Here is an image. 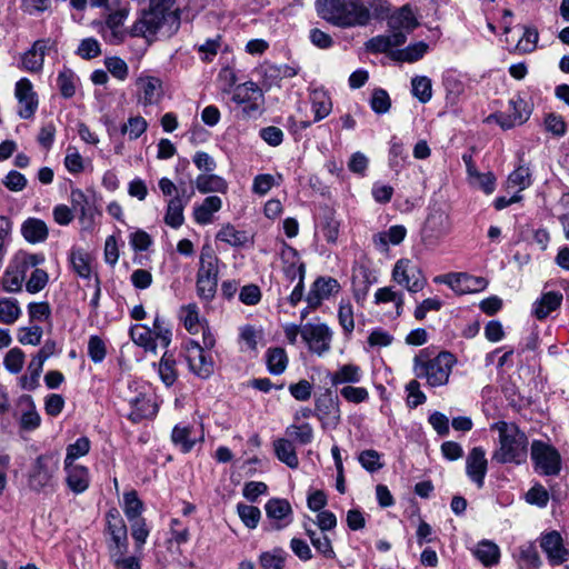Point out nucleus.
I'll return each mask as SVG.
<instances>
[{"instance_id": "47", "label": "nucleus", "mask_w": 569, "mask_h": 569, "mask_svg": "<svg viewBox=\"0 0 569 569\" xmlns=\"http://www.w3.org/2000/svg\"><path fill=\"white\" fill-rule=\"evenodd\" d=\"M58 88L63 98H71L76 93L77 77L71 69H63L57 79Z\"/></svg>"}, {"instance_id": "58", "label": "nucleus", "mask_w": 569, "mask_h": 569, "mask_svg": "<svg viewBox=\"0 0 569 569\" xmlns=\"http://www.w3.org/2000/svg\"><path fill=\"white\" fill-rule=\"evenodd\" d=\"M70 261L73 270L82 278H89L91 273V267L89 263V257L82 250H73L70 256Z\"/></svg>"}, {"instance_id": "49", "label": "nucleus", "mask_w": 569, "mask_h": 569, "mask_svg": "<svg viewBox=\"0 0 569 569\" xmlns=\"http://www.w3.org/2000/svg\"><path fill=\"white\" fill-rule=\"evenodd\" d=\"M338 320L343 332L350 335L355 329L353 307L349 300H341L338 309Z\"/></svg>"}, {"instance_id": "48", "label": "nucleus", "mask_w": 569, "mask_h": 569, "mask_svg": "<svg viewBox=\"0 0 569 569\" xmlns=\"http://www.w3.org/2000/svg\"><path fill=\"white\" fill-rule=\"evenodd\" d=\"M308 536L312 546L318 552L323 555L326 558H333L335 551L329 537L323 531L308 530Z\"/></svg>"}, {"instance_id": "12", "label": "nucleus", "mask_w": 569, "mask_h": 569, "mask_svg": "<svg viewBox=\"0 0 569 569\" xmlns=\"http://www.w3.org/2000/svg\"><path fill=\"white\" fill-rule=\"evenodd\" d=\"M539 543L551 566H560L569 560V549L557 530L541 533Z\"/></svg>"}, {"instance_id": "4", "label": "nucleus", "mask_w": 569, "mask_h": 569, "mask_svg": "<svg viewBox=\"0 0 569 569\" xmlns=\"http://www.w3.org/2000/svg\"><path fill=\"white\" fill-rule=\"evenodd\" d=\"M418 26L417 18L412 10L405 6L388 19L389 34L377 36L367 42L368 50L372 52H387L392 48L402 46L407 34Z\"/></svg>"}, {"instance_id": "62", "label": "nucleus", "mask_w": 569, "mask_h": 569, "mask_svg": "<svg viewBox=\"0 0 569 569\" xmlns=\"http://www.w3.org/2000/svg\"><path fill=\"white\" fill-rule=\"evenodd\" d=\"M171 439L174 445L181 447L183 452H189L194 446V440L190 439L189 427L176 426L172 430Z\"/></svg>"}, {"instance_id": "45", "label": "nucleus", "mask_w": 569, "mask_h": 569, "mask_svg": "<svg viewBox=\"0 0 569 569\" xmlns=\"http://www.w3.org/2000/svg\"><path fill=\"white\" fill-rule=\"evenodd\" d=\"M217 239L232 247L243 246L248 241L247 233L244 231L237 230L231 224L223 226L217 233Z\"/></svg>"}, {"instance_id": "3", "label": "nucleus", "mask_w": 569, "mask_h": 569, "mask_svg": "<svg viewBox=\"0 0 569 569\" xmlns=\"http://www.w3.org/2000/svg\"><path fill=\"white\" fill-rule=\"evenodd\" d=\"M499 435V447L493 452V459L501 463L520 465L528 456V439L517 425L498 421L491 426Z\"/></svg>"}, {"instance_id": "43", "label": "nucleus", "mask_w": 569, "mask_h": 569, "mask_svg": "<svg viewBox=\"0 0 569 569\" xmlns=\"http://www.w3.org/2000/svg\"><path fill=\"white\" fill-rule=\"evenodd\" d=\"M411 93L421 103H427L432 98V83L426 76H416L411 79Z\"/></svg>"}, {"instance_id": "57", "label": "nucleus", "mask_w": 569, "mask_h": 569, "mask_svg": "<svg viewBox=\"0 0 569 569\" xmlns=\"http://www.w3.org/2000/svg\"><path fill=\"white\" fill-rule=\"evenodd\" d=\"M254 96H261L254 82H246L236 87L232 100L237 103H246L256 99Z\"/></svg>"}, {"instance_id": "22", "label": "nucleus", "mask_w": 569, "mask_h": 569, "mask_svg": "<svg viewBox=\"0 0 569 569\" xmlns=\"http://www.w3.org/2000/svg\"><path fill=\"white\" fill-rule=\"evenodd\" d=\"M488 281L482 277L455 272L452 290L459 295L475 293L487 288Z\"/></svg>"}, {"instance_id": "46", "label": "nucleus", "mask_w": 569, "mask_h": 569, "mask_svg": "<svg viewBox=\"0 0 569 569\" xmlns=\"http://www.w3.org/2000/svg\"><path fill=\"white\" fill-rule=\"evenodd\" d=\"M143 510V503L138 498L137 491L131 490L123 495V512L129 521L139 519Z\"/></svg>"}, {"instance_id": "50", "label": "nucleus", "mask_w": 569, "mask_h": 569, "mask_svg": "<svg viewBox=\"0 0 569 569\" xmlns=\"http://www.w3.org/2000/svg\"><path fill=\"white\" fill-rule=\"evenodd\" d=\"M130 337L133 342L146 350L156 351V343L150 329L142 326H134L130 329Z\"/></svg>"}, {"instance_id": "29", "label": "nucleus", "mask_w": 569, "mask_h": 569, "mask_svg": "<svg viewBox=\"0 0 569 569\" xmlns=\"http://www.w3.org/2000/svg\"><path fill=\"white\" fill-rule=\"evenodd\" d=\"M519 569H539L541 559L533 543L521 545L515 555Z\"/></svg>"}, {"instance_id": "21", "label": "nucleus", "mask_w": 569, "mask_h": 569, "mask_svg": "<svg viewBox=\"0 0 569 569\" xmlns=\"http://www.w3.org/2000/svg\"><path fill=\"white\" fill-rule=\"evenodd\" d=\"M562 302V293L559 291H548L541 295L532 303L531 313L538 320L546 319L552 311L558 309Z\"/></svg>"}, {"instance_id": "7", "label": "nucleus", "mask_w": 569, "mask_h": 569, "mask_svg": "<svg viewBox=\"0 0 569 569\" xmlns=\"http://www.w3.org/2000/svg\"><path fill=\"white\" fill-rule=\"evenodd\" d=\"M167 11L168 10H164L163 8L153 7L144 10L131 27L129 31L130 36L142 37L150 43L154 40L156 34L168 20H171L177 30L179 27L178 18L167 13Z\"/></svg>"}, {"instance_id": "23", "label": "nucleus", "mask_w": 569, "mask_h": 569, "mask_svg": "<svg viewBox=\"0 0 569 569\" xmlns=\"http://www.w3.org/2000/svg\"><path fill=\"white\" fill-rule=\"evenodd\" d=\"M451 231V221L449 216L441 210L431 212L425 224V232L433 238H441Z\"/></svg>"}, {"instance_id": "60", "label": "nucleus", "mask_w": 569, "mask_h": 569, "mask_svg": "<svg viewBox=\"0 0 569 569\" xmlns=\"http://www.w3.org/2000/svg\"><path fill=\"white\" fill-rule=\"evenodd\" d=\"M358 460L361 467L369 472H375L383 467L381 455L372 449L360 452Z\"/></svg>"}, {"instance_id": "63", "label": "nucleus", "mask_w": 569, "mask_h": 569, "mask_svg": "<svg viewBox=\"0 0 569 569\" xmlns=\"http://www.w3.org/2000/svg\"><path fill=\"white\" fill-rule=\"evenodd\" d=\"M260 563L262 569H283L284 558L282 549L276 548L272 551L263 552L260 556Z\"/></svg>"}, {"instance_id": "27", "label": "nucleus", "mask_w": 569, "mask_h": 569, "mask_svg": "<svg viewBox=\"0 0 569 569\" xmlns=\"http://www.w3.org/2000/svg\"><path fill=\"white\" fill-rule=\"evenodd\" d=\"M64 469L67 471V483L70 490L76 493L86 491L89 487V473L87 468L71 463L70 466L64 465Z\"/></svg>"}, {"instance_id": "6", "label": "nucleus", "mask_w": 569, "mask_h": 569, "mask_svg": "<svg viewBox=\"0 0 569 569\" xmlns=\"http://www.w3.org/2000/svg\"><path fill=\"white\" fill-rule=\"evenodd\" d=\"M218 257L210 246H203L200 252L197 272V293L206 301L213 299L218 286Z\"/></svg>"}, {"instance_id": "2", "label": "nucleus", "mask_w": 569, "mask_h": 569, "mask_svg": "<svg viewBox=\"0 0 569 569\" xmlns=\"http://www.w3.org/2000/svg\"><path fill=\"white\" fill-rule=\"evenodd\" d=\"M457 360L450 352L442 351L432 357L426 348L413 358V373L418 379H425L429 387H442L449 382L450 375Z\"/></svg>"}, {"instance_id": "31", "label": "nucleus", "mask_w": 569, "mask_h": 569, "mask_svg": "<svg viewBox=\"0 0 569 569\" xmlns=\"http://www.w3.org/2000/svg\"><path fill=\"white\" fill-rule=\"evenodd\" d=\"M222 201L218 196H209L203 202L194 208L193 217L196 222L200 224L210 223L212 214L221 209Z\"/></svg>"}, {"instance_id": "17", "label": "nucleus", "mask_w": 569, "mask_h": 569, "mask_svg": "<svg viewBox=\"0 0 569 569\" xmlns=\"http://www.w3.org/2000/svg\"><path fill=\"white\" fill-rule=\"evenodd\" d=\"M49 39H39L21 57V68L29 72H40L43 68L46 52L49 48Z\"/></svg>"}, {"instance_id": "41", "label": "nucleus", "mask_w": 569, "mask_h": 569, "mask_svg": "<svg viewBox=\"0 0 569 569\" xmlns=\"http://www.w3.org/2000/svg\"><path fill=\"white\" fill-rule=\"evenodd\" d=\"M176 360L171 353L164 352L161 357L158 366V372L161 381L167 386H172L177 378L178 373L176 370Z\"/></svg>"}, {"instance_id": "37", "label": "nucleus", "mask_w": 569, "mask_h": 569, "mask_svg": "<svg viewBox=\"0 0 569 569\" xmlns=\"http://www.w3.org/2000/svg\"><path fill=\"white\" fill-rule=\"evenodd\" d=\"M131 405L132 410L129 413V419L133 422H138L144 418H151L157 412L154 403L144 396L137 397L132 400Z\"/></svg>"}, {"instance_id": "34", "label": "nucleus", "mask_w": 569, "mask_h": 569, "mask_svg": "<svg viewBox=\"0 0 569 569\" xmlns=\"http://www.w3.org/2000/svg\"><path fill=\"white\" fill-rule=\"evenodd\" d=\"M196 187L201 193L220 192L228 190L227 181L217 174H200L196 179Z\"/></svg>"}, {"instance_id": "42", "label": "nucleus", "mask_w": 569, "mask_h": 569, "mask_svg": "<svg viewBox=\"0 0 569 569\" xmlns=\"http://www.w3.org/2000/svg\"><path fill=\"white\" fill-rule=\"evenodd\" d=\"M21 316V308L14 298L0 299V322L13 325Z\"/></svg>"}, {"instance_id": "59", "label": "nucleus", "mask_w": 569, "mask_h": 569, "mask_svg": "<svg viewBox=\"0 0 569 569\" xmlns=\"http://www.w3.org/2000/svg\"><path fill=\"white\" fill-rule=\"evenodd\" d=\"M24 352L19 348L10 349L3 359V365L10 373H19L23 368Z\"/></svg>"}, {"instance_id": "25", "label": "nucleus", "mask_w": 569, "mask_h": 569, "mask_svg": "<svg viewBox=\"0 0 569 569\" xmlns=\"http://www.w3.org/2000/svg\"><path fill=\"white\" fill-rule=\"evenodd\" d=\"M21 233L28 242L39 243L47 240L49 230L43 220L28 218L21 226Z\"/></svg>"}, {"instance_id": "55", "label": "nucleus", "mask_w": 569, "mask_h": 569, "mask_svg": "<svg viewBox=\"0 0 569 569\" xmlns=\"http://www.w3.org/2000/svg\"><path fill=\"white\" fill-rule=\"evenodd\" d=\"M267 517L272 521V528L279 530L282 528V519L284 518V503L280 499H271L266 505Z\"/></svg>"}, {"instance_id": "54", "label": "nucleus", "mask_w": 569, "mask_h": 569, "mask_svg": "<svg viewBox=\"0 0 569 569\" xmlns=\"http://www.w3.org/2000/svg\"><path fill=\"white\" fill-rule=\"evenodd\" d=\"M509 113L516 118L517 122L522 124L529 119L531 108L523 98L516 96L509 100Z\"/></svg>"}, {"instance_id": "53", "label": "nucleus", "mask_w": 569, "mask_h": 569, "mask_svg": "<svg viewBox=\"0 0 569 569\" xmlns=\"http://www.w3.org/2000/svg\"><path fill=\"white\" fill-rule=\"evenodd\" d=\"M539 34L535 28L523 27L522 36L516 44V50L521 53L532 52L537 48Z\"/></svg>"}, {"instance_id": "56", "label": "nucleus", "mask_w": 569, "mask_h": 569, "mask_svg": "<svg viewBox=\"0 0 569 569\" xmlns=\"http://www.w3.org/2000/svg\"><path fill=\"white\" fill-rule=\"evenodd\" d=\"M180 318L190 333L198 332L199 312L198 307L194 303L183 306L180 310Z\"/></svg>"}, {"instance_id": "24", "label": "nucleus", "mask_w": 569, "mask_h": 569, "mask_svg": "<svg viewBox=\"0 0 569 569\" xmlns=\"http://www.w3.org/2000/svg\"><path fill=\"white\" fill-rule=\"evenodd\" d=\"M138 87L141 91L140 101L144 106L154 104L160 101L162 96V86L158 78H141L138 80Z\"/></svg>"}, {"instance_id": "38", "label": "nucleus", "mask_w": 569, "mask_h": 569, "mask_svg": "<svg viewBox=\"0 0 569 569\" xmlns=\"http://www.w3.org/2000/svg\"><path fill=\"white\" fill-rule=\"evenodd\" d=\"M299 68L298 67H288L287 66V78H296L295 81L290 83V90L288 98L290 100H296L298 107V111H302V107L300 106V98L303 94L305 90L308 89L307 80L303 77H298Z\"/></svg>"}, {"instance_id": "10", "label": "nucleus", "mask_w": 569, "mask_h": 569, "mask_svg": "<svg viewBox=\"0 0 569 569\" xmlns=\"http://www.w3.org/2000/svg\"><path fill=\"white\" fill-rule=\"evenodd\" d=\"M59 469V456L54 452H49L39 456L29 473L28 483L34 491L52 485L53 476Z\"/></svg>"}, {"instance_id": "5", "label": "nucleus", "mask_w": 569, "mask_h": 569, "mask_svg": "<svg viewBox=\"0 0 569 569\" xmlns=\"http://www.w3.org/2000/svg\"><path fill=\"white\" fill-rule=\"evenodd\" d=\"M298 335L301 336L309 351L319 357L325 356L331 349L333 331L323 322H308L301 328L287 326V341L296 342Z\"/></svg>"}, {"instance_id": "30", "label": "nucleus", "mask_w": 569, "mask_h": 569, "mask_svg": "<svg viewBox=\"0 0 569 569\" xmlns=\"http://www.w3.org/2000/svg\"><path fill=\"white\" fill-rule=\"evenodd\" d=\"M532 183L531 171L529 167L519 164L509 176L506 182L508 190H513L520 194L521 191L529 188Z\"/></svg>"}, {"instance_id": "1", "label": "nucleus", "mask_w": 569, "mask_h": 569, "mask_svg": "<svg viewBox=\"0 0 569 569\" xmlns=\"http://www.w3.org/2000/svg\"><path fill=\"white\" fill-rule=\"evenodd\" d=\"M316 7L322 19L339 28L366 27L388 12L381 0H317Z\"/></svg>"}, {"instance_id": "20", "label": "nucleus", "mask_w": 569, "mask_h": 569, "mask_svg": "<svg viewBox=\"0 0 569 569\" xmlns=\"http://www.w3.org/2000/svg\"><path fill=\"white\" fill-rule=\"evenodd\" d=\"M72 210L78 212L79 220L87 228L93 224L96 208L80 189H72L70 193Z\"/></svg>"}, {"instance_id": "35", "label": "nucleus", "mask_w": 569, "mask_h": 569, "mask_svg": "<svg viewBox=\"0 0 569 569\" xmlns=\"http://www.w3.org/2000/svg\"><path fill=\"white\" fill-rule=\"evenodd\" d=\"M428 50L429 46L423 41H419L409 44L405 49L393 51L391 57L393 60L411 63L420 60Z\"/></svg>"}, {"instance_id": "26", "label": "nucleus", "mask_w": 569, "mask_h": 569, "mask_svg": "<svg viewBox=\"0 0 569 569\" xmlns=\"http://www.w3.org/2000/svg\"><path fill=\"white\" fill-rule=\"evenodd\" d=\"M407 236V229L401 224L391 226L388 230L378 232L372 241L376 247L386 250L390 244H400Z\"/></svg>"}, {"instance_id": "15", "label": "nucleus", "mask_w": 569, "mask_h": 569, "mask_svg": "<svg viewBox=\"0 0 569 569\" xmlns=\"http://www.w3.org/2000/svg\"><path fill=\"white\" fill-rule=\"evenodd\" d=\"M287 279L290 278L291 281L298 280L295 289L291 292L290 301L296 303L302 297V287H303V278H305V263L301 261L299 252L287 246Z\"/></svg>"}, {"instance_id": "19", "label": "nucleus", "mask_w": 569, "mask_h": 569, "mask_svg": "<svg viewBox=\"0 0 569 569\" xmlns=\"http://www.w3.org/2000/svg\"><path fill=\"white\" fill-rule=\"evenodd\" d=\"M108 530L111 535L113 548L118 550L120 556H123L128 548V532L123 520L119 517L118 512L110 511L107 515Z\"/></svg>"}, {"instance_id": "9", "label": "nucleus", "mask_w": 569, "mask_h": 569, "mask_svg": "<svg viewBox=\"0 0 569 569\" xmlns=\"http://www.w3.org/2000/svg\"><path fill=\"white\" fill-rule=\"evenodd\" d=\"M391 280L410 293L421 291L427 284L423 271L409 258L396 261L391 271Z\"/></svg>"}, {"instance_id": "52", "label": "nucleus", "mask_w": 569, "mask_h": 569, "mask_svg": "<svg viewBox=\"0 0 569 569\" xmlns=\"http://www.w3.org/2000/svg\"><path fill=\"white\" fill-rule=\"evenodd\" d=\"M42 368L43 362L33 357L28 366V375L21 378V385L23 389L33 390L37 388Z\"/></svg>"}, {"instance_id": "14", "label": "nucleus", "mask_w": 569, "mask_h": 569, "mask_svg": "<svg viewBox=\"0 0 569 569\" xmlns=\"http://www.w3.org/2000/svg\"><path fill=\"white\" fill-rule=\"evenodd\" d=\"M14 96L20 104L18 114L21 119H30L33 117L39 101L33 90L31 81L27 78L20 79L16 83Z\"/></svg>"}, {"instance_id": "39", "label": "nucleus", "mask_w": 569, "mask_h": 569, "mask_svg": "<svg viewBox=\"0 0 569 569\" xmlns=\"http://www.w3.org/2000/svg\"><path fill=\"white\" fill-rule=\"evenodd\" d=\"M473 553L476 558L487 567L498 563L500 558L499 547L487 540L479 542Z\"/></svg>"}, {"instance_id": "61", "label": "nucleus", "mask_w": 569, "mask_h": 569, "mask_svg": "<svg viewBox=\"0 0 569 569\" xmlns=\"http://www.w3.org/2000/svg\"><path fill=\"white\" fill-rule=\"evenodd\" d=\"M262 338V332L252 326H244L240 329L239 341L246 346L247 350L254 351L258 342Z\"/></svg>"}, {"instance_id": "51", "label": "nucleus", "mask_w": 569, "mask_h": 569, "mask_svg": "<svg viewBox=\"0 0 569 569\" xmlns=\"http://www.w3.org/2000/svg\"><path fill=\"white\" fill-rule=\"evenodd\" d=\"M90 450V440L87 437L78 438L67 447L64 465L70 466L76 459L86 456Z\"/></svg>"}, {"instance_id": "13", "label": "nucleus", "mask_w": 569, "mask_h": 569, "mask_svg": "<svg viewBox=\"0 0 569 569\" xmlns=\"http://www.w3.org/2000/svg\"><path fill=\"white\" fill-rule=\"evenodd\" d=\"M186 359L189 369L199 378L207 379L213 373L214 362L201 345L194 340L186 343Z\"/></svg>"}, {"instance_id": "32", "label": "nucleus", "mask_w": 569, "mask_h": 569, "mask_svg": "<svg viewBox=\"0 0 569 569\" xmlns=\"http://www.w3.org/2000/svg\"><path fill=\"white\" fill-rule=\"evenodd\" d=\"M362 379V370L353 363H346L339 367L330 377L333 386L343 383H358Z\"/></svg>"}, {"instance_id": "44", "label": "nucleus", "mask_w": 569, "mask_h": 569, "mask_svg": "<svg viewBox=\"0 0 569 569\" xmlns=\"http://www.w3.org/2000/svg\"><path fill=\"white\" fill-rule=\"evenodd\" d=\"M316 410L319 418L326 425L336 426L340 419L338 405L331 398L327 399L326 402L319 401L317 403Z\"/></svg>"}, {"instance_id": "36", "label": "nucleus", "mask_w": 569, "mask_h": 569, "mask_svg": "<svg viewBox=\"0 0 569 569\" xmlns=\"http://www.w3.org/2000/svg\"><path fill=\"white\" fill-rule=\"evenodd\" d=\"M469 182L479 188L486 194H491L496 189V178L491 172L482 173L477 170L475 164H469Z\"/></svg>"}, {"instance_id": "8", "label": "nucleus", "mask_w": 569, "mask_h": 569, "mask_svg": "<svg viewBox=\"0 0 569 569\" xmlns=\"http://www.w3.org/2000/svg\"><path fill=\"white\" fill-rule=\"evenodd\" d=\"M42 261V256L19 251L4 272L2 278L3 290L7 292L20 291L28 271Z\"/></svg>"}, {"instance_id": "64", "label": "nucleus", "mask_w": 569, "mask_h": 569, "mask_svg": "<svg viewBox=\"0 0 569 569\" xmlns=\"http://www.w3.org/2000/svg\"><path fill=\"white\" fill-rule=\"evenodd\" d=\"M237 510L240 519L248 528L253 529L257 527L261 515L257 507L239 503Z\"/></svg>"}, {"instance_id": "28", "label": "nucleus", "mask_w": 569, "mask_h": 569, "mask_svg": "<svg viewBox=\"0 0 569 569\" xmlns=\"http://www.w3.org/2000/svg\"><path fill=\"white\" fill-rule=\"evenodd\" d=\"M313 121L325 119L332 110L331 99L323 89H315L310 93Z\"/></svg>"}, {"instance_id": "40", "label": "nucleus", "mask_w": 569, "mask_h": 569, "mask_svg": "<svg viewBox=\"0 0 569 569\" xmlns=\"http://www.w3.org/2000/svg\"><path fill=\"white\" fill-rule=\"evenodd\" d=\"M187 202H188V200H186V202H183L182 199L180 198V196L172 198L168 202L167 212L164 216V222L168 226H170L172 228H179L183 223V221H184L183 209H184V206L187 204Z\"/></svg>"}, {"instance_id": "11", "label": "nucleus", "mask_w": 569, "mask_h": 569, "mask_svg": "<svg viewBox=\"0 0 569 569\" xmlns=\"http://www.w3.org/2000/svg\"><path fill=\"white\" fill-rule=\"evenodd\" d=\"M535 469L540 475L556 476L561 468V458L559 452L550 443L542 440H533L530 450Z\"/></svg>"}, {"instance_id": "18", "label": "nucleus", "mask_w": 569, "mask_h": 569, "mask_svg": "<svg viewBox=\"0 0 569 569\" xmlns=\"http://www.w3.org/2000/svg\"><path fill=\"white\" fill-rule=\"evenodd\" d=\"M340 291L339 282L333 278H319L315 281L310 293L308 295V305L317 308L323 300L337 295Z\"/></svg>"}, {"instance_id": "33", "label": "nucleus", "mask_w": 569, "mask_h": 569, "mask_svg": "<svg viewBox=\"0 0 569 569\" xmlns=\"http://www.w3.org/2000/svg\"><path fill=\"white\" fill-rule=\"evenodd\" d=\"M376 303H388L392 302L396 308L397 317L402 315L405 305V295L402 291L396 290L393 287H382L375 292Z\"/></svg>"}, {"instance_id": "16", "label": "nucleus", "mask_w": 569, "mask_h": 569, "mask_svg": "<svg viewBox=\"0 0 569 569\" xmlns=\"http://www.w3.org/2000/svg\"><path fill=\"white\" fill-rule=\"evenodd\" d=\"M487 469L486 451L480 447L472 448L466 459V473L478 488L483 486Z\"/></svg>"}]
</instances>
